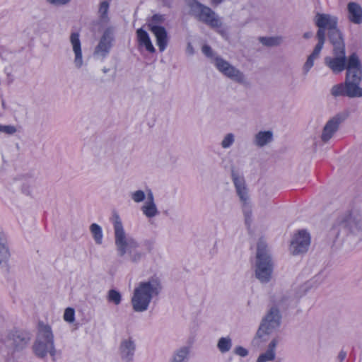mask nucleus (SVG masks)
Returning <instances> with one entry per match:
<instances>
[{
    "mask_svg": "<svg viewBox=\"0 0 362 362\" xmlns=\"http://www.w3.org/2000/svg\"><path fill=\"white\" fill-rule=\"evenodd\" d=\"M161 289L158 279H151L148 281L141 282L134 289L132 298V308L136 312L147 310L153 296H157Z\"/></svg>",
    "mask_w": 362,
    "mask_h": 362,
    "instance_id": "1",
    "label": "nucleus"
},
{
    "mask_svg": "<svg viewBox=\"0 0 362 362\" xmlns=\"http://www.w3.org/2000/svg\"><path fill=\"white\" fill-rule=\"evenodd\" d=\"M361 80V64L357 54L353 53L349 57L347 71L345 79L347 97H362V88L359 86Z\"/></svg>",
    "mask_w": 362,
    "mask_h": 362,
    "instance_id": "2",
    "label": "nucleus"
},
{
    "mask_svg": "<svg viewBox=\"0 0 362 362\" xmlns=\"http://www.w3.org/2000/svg\"><path fill=\"white\" fill-rule=\"evenodd\" d=\"M115 237L117 250L121 257L127 254L134 262L141 258V254L137 251L139 244L134 239L127 237L117 215L115 216Z\"/></svg>",
    "mask_w": 362,
    "mask_h": 362,
    "instance_id": "3",
    "label": "nucleus"
},
{
    "mask_svg": "<svg viewBox=\"0 0 362 362\" xmlns=\"http://www.w3.org/2000/svg\"><path fill=\"white\" fill-rule=\"evenodd\" d=\"M33 349L35 354L40 358L45 357L47 354L54 355V337L50 327L39 323L38 333Z\"/></svg>",
    "mask_w": 362,
    "mask_h": 362,
    "instance_id": "4",
    "label": "nucleus"
},
{
    "mask_svg": "<svg viewBox=\"0 0 362 362\" xmlns=\"http://www.w3.org/2000/svg\"><path fill=\"white\" fill-rule=\"evenodd\" d=\"M266 249V244L259 240L257 243L255 275L262 282L269 281L272 273V264Z\"/></svg>",
    "mask_w": 362,
    "mask_h": 362,
    "instance_id": "5",
    "label": "nucleus"
},
{
    "mask_svg": "<svg viewBox=\"0 0 362 362\" xmlns=\"http://www.w3.org/2000/svg\"><path fill=\"white\" fill-rule=\"evenodd\" d=\"M187 5L190 8V13L199 21L213 28L219 26V19L210 8L200 4L197 0H188Z\"/></svg>",
    "mask_w": 362,
    "mask_h": 362,
    "instance_id": "6",
    "label": "nucleus"
},
{
    "mask_svg": "<svg viewBox=\"0 0 362 362\" xmlns=\"http://www.w3.org/2000/svg\"><path fill=\"white\" fill-rule=\"evenodd\" d=\"M279 310L275 308H271L257 332V338L262 341H267L268 336L279 327Z\"/></svg>",
    "mask_w": 362,
    "mask_h": 362,
    "instance_id": "7",
    "label": "nucleus"
},
{
    "mask_svg": "<svg viewBox=\"0 0 362 362\" xmlns=\"http://www.w3.org/2000/svg\"><path fill=\"white\" fill-rule=\"evenodd\" d=\"M346 228L351 233L362 231V214L354 211L341 217L334 226L333 230L338 235L341 230Z\"/></svg>",
    "mask_w": 362,
    "mask_h": 362,
    "instance_id": "8",
    "label": "nucleus"
},
{
    "mask_svg": "<svg viewBox=\"0 0 362 362\" xmlns=\"http://www.w3.org/2000/svg\"><path fill=\"white\" fill-rule=\"evenodd\" d=\"M348 60L345 54V49H333V56L326 57L325 64L335 74H340L344 69L347 71Z\"/></svg>",
    "mask_w": 362,
    "mask_h": 362,
    "instance_id": "9",
    "label": "nucleus"
},
{
    "mask_svg": "<svg viewBox=\"0 0 362 362\" xmlns=\"http://www.w3.org/2000/svg\"><path fill=\"white\" fill-rule=\"evenodd\" d=\"M310 238L305 230H299L291 243L290 250L292 254L297 255L307 251L310 245Z\"/></svg>",
    "mask_w": 362,
    "mask_h": 362,
    "instance_id": "10",
    "label": "nucleus"
},
{
    "mask_svg": "<svg viewBox=\"0 0 362 362\" xmlns=\"http://www.w3.org/2000/svg\"><path fill=\"white\" fill-rule=\"evenodd\" d=\"M325 29L319 28L317 33L318 42L315 45L313 52L308 56L305 63L303 65V70L304 74H307L314 64V60L320 56V52L323 47L325 40Z\"/></svg>",
    "mask_w": 362,
    "mask_h": 362,
    "instance_id": "11",
    "label": "nucleus"
},
{
    "mask_svg": "<svg viewBox=\"0 0 362 362\" xmlns=\"http://www.w3.org/2000/svg\"><path fill=\"white\" fill-rule=\"evenodd\" d=\"M112 40L113 29L112 28H108L103 33L98 45L95 47L94 54L102 57H105L109 52Z\"/></svg>",
    "mask_w": 362,
    "mask_h": 362,
    "instance_id": "12",
    "label": "nucleus"
},
{
    "mask_svg": "<svg viewBox=\"0 0 362 362\" xmlns=\"http://www.w3.org/2000/svg\"><path fill=\"white\" fill-rule=\"evenodd\" d=\"M346 115H337L327 122L323 128L321 139L324 143L327 142L338 129L339 124L346 118Z\"/></svg>",
    "mask_w": 362,
    "mask_h": 362,
    "instance_id": "13",
    "label": "nucleus"
},
{
    "mask_svg": "<svg viewBox=\"0 0 362 362\" xmlns=\"http://www.w3.org/2000/svg\"><path fill=\"white\" fill-rule=\"evenodd\" d=\"M149 30L155 35L157 45L160 51H163L168 44V37L165 28L149 23L148 25Z\"/></svg>",
    "mask_w": 362,
    "mask_h": 362,
    "instance_id": "14",
    "label": "nucleus"
},
{
    "mask_svg": "<svg viewBox=\"0 0 362 362\" xmlns=\"http://www.w3.org/2000/svg\"><path fill=\"white\" fill-rule=\"evenodd\" d=\"M231 176L238 196L243 202H245L247 197L244 177L238 170L234 169L231 170Z\"/></svg>",
    "mask_w": 362,
    "mask_h": 362,
    "instance_id": "15",
    "label": "nucleus"
},
{
    "mask_svg": "<svg viewBox=\"0 0 362 362\" xmlns=\"http://www.w3.org/2000/svg\"><path fill=\"white\" fill-rule=\"evenodd\" d=\"M315 23L319 28L327 29L329 31L336 28L337 21L335 17L328 14H317L315 16Z\"/></svg>",
    "mask_w": 362,
    "mask_h": 362,
    "instance_id": "16",
    "label": "nucleus"
},
{
    "mask_svg": "<svg viewBox=\"0 0 362 362\" xmlns=\"http://www.w3.org/2000/svg\"><path fill=\"white\" fill-rule=\"evenodd\" d=\"M71 42L73 46V49L75 54L74 63L77 67H81L83 64L82 54L81 48V42L79 40V35L78 33H72L71 35Z\"/></svg>",
    "mask_w": 362,
    "mask_h": 362,
    "instance_id": "17",
    "label": "nucleus"
},
{
    "mask_svg": "<svg viewBox=\"0 0 362 362\" xmlns=\"http://www.w3.org/2000/svg\"><path fill=\"white\" fill-rule=\"evenodd\" d=\"M349 19L356 23L362 22V8L356 3L351 2L348 4Z\"/></svg>",
    "mask_w": 362,
    "mask_h": 362,
    "instance_id": "18",
    "label": "nucleus"
},
{
    "mask_svg": "<svg viewBox=\"0 0 362 362\" xmlns=\"http://www.w3.org/2000/svg\"><path fill=\"white\" fill-rule=\"evenodd\" d=\"M134 349L135 346L131 338L122 341L120 346V350L122 356L124 359L129 361L132 359Z\"/></svg>",
    "mask_w": 362,
    "mask_h": 362,
    "instance_id": "19",
    "label": "nucleus"
},
{
    "mask_svg": "<svg viewBox=\"0 0 362 362\" xmlns=\"http://www.w3.org/2000/svg\"><path fill=\"white\" fill-rule=\"evenodd\" d=\"M136 35L140 45H144L146 50L150 52H155V48L151 43L148 33L145 30H144L142 28L138 29L136 30Z\"/></svg>",
    "mask_w": 362,
    "mask_h": 362,
    "instance_id": "20",
    "label": "nucleus"
},
{
    "mask_svg": "<svg viewBox=\"0 0 362 362\" xmlns=\"http://www.w3.org/2000/svg\"><path fill=\"white\" fill-rule=\"evenodd\" d=\"M328 35L329 40L334 46L333 49H345L341 35L337 28L329 31Z\"/></svg>",
    "mask_w": 362,
    "mask_h": 362,
    "instance_id": "21",
    "label": "nucleus"
},
{
    "mask_svg": "<svg viewBox=\"0 0 362 362\" xmlns=\"http://www.w3.org/2000/svg\"><path fill=\"white\" fill-rule=\"evenodd\" d=\"M277 340L274 339L269 344L268 350L262 354L259 358H257V362H267L269 361H272L275 357L274 349L276 346Z\"/></svg>",
    "mask_w": 362,
    "mask_h": 362,
    "instance_id": "22",
    "label": "nucleus"
},
{
    "mask_svg": "<svg viewBox=\"0 0 362 362\" xmlns=\"http://www.w3.org/2000/svg\"><path fill=\"white\" fill-rule=\"evenodd\" d=\"M228 78H230L232 80H233L239 83H241V84H247L248 83L242 72H240L239 70L236 69L235 67L229 66L228 64Z\"/></svg>",
    "mask_w": 362,
    "mask_h": 362,
    "instance_id": "23",
    "label": "nucleus"
},
{
    "mask_svg": "<svg viewBox=\"0 0 362 362\" xmlns=\"http://www.w3.org/2000/svg\"><path fill=\"white\" fill-rule=\"evenodd\" d=\"M110 3L108 1H103L99 6L98 14H99V22L101 24H107L109 22V17L107 16V11L109 9Z\"/></svg>",
    "mask_w": 362,
    "mask_h": 362,
    "instance_id": "24",
    "label": "nucleus"
},
{
    "mask_svg": "<svg viewBox=\"0 0 362 362\" xmlns=\"http://www.w3.org/2000/svg\"><path fill=\"white\" fill-rule=\"evenodd\" d=\"M272 132L270 131L260 132L255 136V144L258 146H263L272 140Z\"/></svg>",
    "mask_w": 362,
    "mask_h": 362,
    "instance_id": "25",
    "label": "nucleus"
},
{
    "mask_svg": "<svg viewBox=\"0 0 362 362\" xmlns=\"http://www.w3.org/2000/svg\"><path fill=\"white\" fill-rule=\"evenodd\" d=\"M259 41L266 47H276L282 43V37L279 36L275 37H260Z\"/></svg>",
    "mask_w": 362,
    "mask_h": 362,
    "instance_id": "26",
    "label": "nucleus"
},
{
    "mask_svg": "<svg viewBox=\"0 0 362 362\" xmlns=\"http://www.w3.org/2000/svg\"><path fill=\"white\" fill-rule=\"evenodd\" d=\"M30 341V337L23 334H16L13 338V344L16 349H20L25 346Z\"/></svg>",
    "mask_w": 362,
    "mask_h": 362,
    "instance_id": "27",
    "label": "nucleus"
},
{
    "mask_svg": "<svg viewBox=\"0 0 362 362\" xmlns=\"http://www.w3.org/2000/svg\"><path fill=\"white\" fill-rule=\"evenodd\" d=\"M331 94L334 97L346 96V86L344 83H338L331 88Z\"/></svg>",
    "mask_w": 362,
    "mask_h": 362,
    "instance_id": "28",
    "label": "nucleus"
},
{
    "mask_svg": "<svg viewBox=\"0 0 362 362\" xmlns=\"http://www.w3.org/2000/svg\"><path fill=\"white\" fill-rule=\"evenodd\" d=\"M9 257L8 249L3 238H0V264L6 262Z\"/></svg>",
    "mask_w": 362,
    "mask_h": 362,
    "instance_id": "29",
    "label": "nucleus"
},
{
    "mask_svg": "<svg viewBox=\"0 0 362 362\" xmlns=\"http://www.w3.org/2000/svg\"><path fill=\"white\" fill-rule=\"evenodd\" d=\"M142 210L144 214L148 217H153L158 213L154 202H146V204L142 207Z\"/></svg>",
    "mask_w": 362,
    "mask_h": 362,
    "instance_id": "30",
    "label": "nucleus"
},
{
    "mask_svg": "<svg viewBox=\"0 0 362 362\" xmlns=\"http://www.w3.org/2000/svg\"><path fill=\"white\" fill-rule=\"evenodd\" d=\"M91 233L93 234L94 238L97 243L100 244L102 241L103 234L100 227L96 223L90 226Z\"/></svg>",
    "mask_w": 362,
    "mask_h": 362,
    "instance_id": "31",
    "label": "nucleus"
},
{
    "mask_svg": "<svg viewBox=\"0 0 362 362\" xmlns=\"http://www.w3.org/2000/svg\"><path fill=\"white\" fill-rule=\"evenodd\" d=\"M213 62L216 66V68L222 72L224 75L226 74V62L223 59L218 57V56L215 57L213 59Z\"/></svg>",
    "mask_w": 362,
    "mask_h": 362,
    "instance_id": "32",
    "label": "nucleus"
},
{
    "mask_svg": "<svg viewBox=\"0 0 362 362\" xmlns=\"http://www.w3.org/2000/svg\"><path fill=\"white\" fill-rule=\"evenodd\" d=\"M107 298L109 301L113 302L115 304L118 305L121 301L120 293L115 290H110L108 292Z\"/></svg>",
    "mask_w": 362,
    "mask_h": 362,
    "instance_id": "33",
    "label": "nucleus"
},
{
    "mask_svg": "<svg viewBox=\"0 0 362 362\" xmlns=\"http://www.w3.org/2000/svg\"><path fill=\"white\" fill-rule=\"evenodd\" d=\"M189 353L187 347L180 349L174 357L173 362H182Z\"/></svg>",
    "mask_w": 362,
    "mask_h": 362,
    "instance_id": "34",
    "label": "nucleus"
},
{
    "mask_svg": "<svg viewBox=\"0 0 362 362\" xmlns=\"http://www.w3.org/2000/svg\"><path fill=\"white\" fill-rule=\"evenodd\" d=\"M64 319L66 322H73L74 321V310L71 308H66L64 314Z\"/></svg>",
    "mask_w": 362,
    "mask_h": 362,
    "instance_id": "35",
    "label": "nucleus"
},
{
    "mask_svg": "<svg viewBox=\"0 0 362 362\" xmlns=\"http://www.w3.org/2000/svg\"><path fill=\"white\" fill-rule=\"evenodd\" d=\"M202 52L208 57L211 58L212 60L214 59L215 57H216L212 49L210 46L207 45H204L202 47Z\"/></svg>",
    "mask_w": 362,
    "mask_h": 362,
    "instance_id": "36",
    "label": "nucleus"
},
{
    "mask_svg": "<svg viewBox=\"0 0 362 362\" xmlns=\"http://www.w3.org/2000/svg\"><path fill=\"white\" fill-rule=\"evenodd\" d=\"M132 198L136 202H140L145 198L144 192L141 190H138L132 194Z\"/></svg>",
    "mask_w": 362,
    "mask_h": 362,
    "instance_id": "37",
    "label": "nucleus"
},
{
    "mask_svg": "<svg viewBox=\"0 0 362 362\" xmlns=\"http://www.w3.org/2000/svg\"><path fill=\"white\" fill-rule=\"evenodd\" d=\"M165 21V16L163 15L156 14L152 17L151 22L153 25H156L158 23H162Z\"/></svg>",
    "mask_w": 362,
    "mask_h": 362,
    "instance_id": "38",
    "label": "nucleus"
},
{
    "mask_svg": "<svg viewBox=\"0 0 362 362\" xmlns=\"http://www.w3.org/2000/svg\"><path fill=\"white\" fill-rule=\"evenodd\" d=\"M0 131L11 134L16 132V128L13 126H0Z\"/></svg>",
    "mask_w": 362,
    "mask_h": 362,
    "instance_id": "39",
    "label": "nucleus"
},
{
    "mask_svg": "<svg viewBox=\"0 0 362 362\" xmlns=\"http://www.w3.org/2000/svg\"><path fill=\"white\" fill-rule=\"evenodd\" d=\"M218 347L222 352H225L226 351V339L222 337L220 339L218 343Z\"/></svg>",
    "mask_w": 362,
    "mask_h": 362,
    "instance_id": "40",
    "label": "nucleus"
},
{
    "mask_svg": "<svg viewBox=\"0 0 362 362\" xmlns=\"http://www.w3.org/2000/svg\"><path fill=\"white\" fill-rule=\"evenodd\" d=\"M235 353L240 356H245L247 354V351L245 348L239 346L235 349Z\"/></svg>",
    "mask_w": 362,
    "mask_h": 362,
    "instance_id": "41",
    "label": "nucleus"
},
{
    "mask_svg": "<svg viewBox=\"0 0 362 362\" xmlns=\"http://www.w3.org/2000/svg\"><path fill=\"white\" fill-rule=\"evenodd\" d=\"M50 4L54 5H63L70 1V0H47Z\"/></svg>",
    "mask_w": 362,
    "mask_h": 362,
    "instance_id": "42",
    "label": "nucleus"
},
{
    "mask_svg": "<svg viewBox=\"0 0 362 362\" xmlns=\"http://www.w3.org/2000/svg\"><path fill=\"white\" fill-rule=\"evenodd\" d=\"M346 352L341 351L339 354V356H338V358L340 359L341 361H342L345 357H346Z\"/></svg>",
    "mask_w": 362,
    "mask_h": 362,
    "instance_id": "43",
    "label": "nucleus"
},
{
    "mask_svg": "<svg viewBox=\"0 0 362 362\" xmlns=\"http://www.w3.org/2000/svg\"><path fill=\"white\" fill-rule=\"evenodd\" d=\"M234 141L233 136L232 134H228V146H230Z\"/></svg>",
    "mask_w": 362,
    "mask_h": 362,
    "instance_id": "44",
    "label": "nucleus"
},
{
    "mask_svg": "<svg viewBox=\"0 0 362 362\" xmlns=\"http://www.w3.org/2000/svg\"><path fill=\"white\" fill-rule=\"evenodd\" d=\"M153 202V196L151 192H149L148 193V202Z\"/></svg>",
    "mask_w": 362,
    "mask_h": 362,
    "instance_id": "45",
    "label": "nucleus"
},
{
    "mask_svg": "<svg viewBox=\"0 0 362 362\" xmlns=\"http://www.w3.org/2000/svg\"><path fill=\"white\" fill-rule=\"evenodd\" d=\"M311 36H312V33H310V32L305 33H304V35H303V37H304L305 38H309V37H310Z\"/></svg>",
    "mask_w": 362,
    "mask_h": 362,
    "instance_id": "46",
    "label": "nucleus"
},
{
    "mask_svg": "<svg viewBox=\"0 0 362 362\" xmlns=\"http://www.w3.org/2000/svg\"><path fill=\"white\" fill-rule=\"evenodd\" d=\"M223 0H211L212 4H220Z\"/></svg>",
    "mask_w": 362,
    "mask_h": 362,
    "instance_id": "47",
    "label": "nucleus"
},
{
    "mask_svg": "<svg viewBox=\"0 0 362 362\" xmlns=\"http://www.w3.org/2000/svg\"><path fill=\"white\" fill-rule=\"evenodd\" d=\"M221 144L223 148H226V137L222 141Z\"/></svg>",
    "mask_w": 362,
    "mask_h": 362,
    "instance_id": "48",
    "label": "nucleus"
},
{
    "mask_svg": "<svg viewBox=\"0 0 362 362\" xmlns=\"http://www.w3.org/2000/svg\"><path fill=\"white\" fill-rule=\"evenodd\" d=\"M227 343H228V349H229V343H230V341H229V340H228V341H227Z\"/></svg>",
    "mask_w": 362,
    "mask_h": 362,
    "instance_id": "49",
    "label": "nucleus"
},
{
    "mask_svg": "<svg viewBox=\"0 0 362 362\" xmlns=\"http://www.w3.org/2000/svg\"><path fill=\"white\" fill-rule=\"evenodd\" d=\"M103 71H104L105 73H106V72H107V69H103Z\"/></svg>",
    "mask_w": 362,
    "mask_h": 362,
    "instance_id": "50",
    "label": "nucleus"
}]
</instances>
